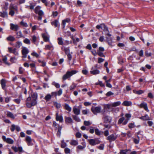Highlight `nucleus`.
<instances>
[{
	"label": "nucleus",
	"instance_id": "nucleus-4",
	"mask_svg": "<svg viewBox=\"0 0 154 154\" xmlns=\"http://www.w3.org/2000/svg\"><path fill=\"white\" fill-rule=\"evenodd\" d=\"M117 137L118 135L116 133H113L108 136L106 139L110 143L115 140Z\"/></svg>",
	"mask_w": 154,
	"mask_h": 154
},
{
	"label": "nucleus",
	"instance_id": "nucleus-49",
	"mask_svg": "<svg viewBox=\"0 0 154 154\" xmlns=\"http://www.w3.org/2000/svg\"><path fill=\"white\" fill-rule=\"evenodd\" d=\"M23 42L25 43L28 45H30V40L27 38H26L23 40Z\"/></svg>",
	"mask_w": 154,
	"mask_h": 154
},
{
	"label": "nucleus",
	"instance_id": "nucleus-6",
	"mask_svg": "<svg viewBox=\"0 0 154 154\" xmlns=\"http://www.w3.org/2000/svg\"><path fill=\"white\" fill-rule=\"evenodd\" d=\"M21 52L23 56V58H25L27 57V54L29 52V49L26 47H22V50Z\"/></svg>",
	"mask_w": 154,
	"mask_h": 154
},
{
	"label": "nucleus",
	"instance_id": "nucleus-20",
	"mask_svg": "<svg viewBox=\"0 0 154 154\" xmlns=\"http://www.w3.org/2000/svg\"><path fill=\"white\" fill-rule=\"evenodd\" d=\"M132 103L131 101L125 100L122 103V105L124 106H128L132 105Z\"/></svg>",
	"mask_w": 154,
	"mask_h": 154
},
{
	"label": "nucleus",
	"instance_id": "nucleus-32",
	"mask_svg": "<svg viewBox=\"0 0 154 154\" xmlns=\"http://www.w3.org/2000/svg\"><path fill=\"white\" fill-rule=\"evenodd\" d=\"M51 49H54V48L53 45L51 44L50 45H46L45 46V49L46 50H50Z\"/></svg>",
	"mask_w": 154,
	"mask_h": 154
},
{
	"label": "nucleus",
	"instance_id": "nucleus-2",
	"mask_svg": "<svg viewBox=\"0 0 154 154\" xmlns=\"http://www.w3.org/2000/svg\"><path fill=\"white\" fill-rule=\"evenodd\" d=\"M101 109L100 106H92L91 108V111L94 115H97V113L101 112Z\"/></svg>",
	"mask_w": 154,
	"mask_h": 154
},
{
	"label": "nucleus",
	"instance_id": "nucleus-17",
	"mask_svg": "<svg viewBox=\"0 0 154 154\" xmlns=\"http://www.w3.org/2000/svg\"><path fill=\"white\" fill-rule=\"evenodd\" d=\"M56 120L57 121H59L60 122H63V116H59L57 113H56Z\"/></svg>",
	"mask_w": 154,
	"mask_h": 154
},
{
	"label": "nucleus",
	"instance_id": "nucleus-3",
	"mask_svg": "<svg viewBox=\"0 0 154 154\" xmlns=\"http://www.w3.org/2000/svg\"><path fill=\"white\" fill-rule=\"evenodd\" d=\"M103 120L104 123H107L111 122L112 118V117L107 115L104 114L102 118Z\"/></svg>",
	"mask_w": 154,
	"mask_h": 154
},
{
	"label": "nucleus",
	"instance_id": "nucleus-29",
	"mask_svg": "<svg viewBox=\"0 0 154 154\" xmlns=\"http://www.w3.org/2000/svg\"><path fill=\"white\" fill-rule=\"evenodd\" d=\"M52 95L49 94H47L44 98L47 101H49L51 98Z\"/></svg>",
	"mask_w": 154,
	"mask_h": 154
},
{
	"label": "nucleus",
	"instance_id": "nucleus-5",
	"mask_svg": "<svg viewBox=\"0 0 154 154\" xmlns=\"http://www.w3.org/2000/svg\"><path fill=\"white\" fill-rule=\"evenodd\" d=\"M32 100L31 103L33 106H35L37 103V93H34L32 95Z\"/></svg>",
	"mask_w": 154,
	"mask_h": 154
},
{
	"label": "nucleus",
	"instance_id": "nucleus-41",
	"mask_svg": "<svg viewBox=\"0 0 154 154\" xmlns=\"http://www.w3.org/2000/svg\"><path fill=\"white\" fill-rule=\"evenodd\" d=\"M52 85L55 86L56 88H59L60 87V85L58 83L53 82L52 83Z\"/></svg>",
	"mask_w": 154,
	"mask_h": 154
},
{
	"label": "nucleus",
	"instance_id": "nucleus-56",
	"mask_svg": "<svg viewBox=\"0 0 154 154\" xmlns=\"http://www.w3.org/2000/svg\"><path fill=\"white\" fill-rule=\"evenodd\" d=\"M95 134L96 135H100V132L98 129H95Z\"/></svg>",
	"mask_w": 154,
	"mask_h": 154
},
{
	"label": "nucleus",
	"instance_id": "nucleus-9",
	"mask_svg": "<svg viewBox=\"0 0 154 154\" xmlns=\"http://www.w3.org/2000/svg\"><path fill=\"white\" fill-rule=\"evenodd\" d=\"M73 113L75 115H78L80 114V108L79 107H77L76 106H74L73 108Z\"/></svg>",
	"mask_w": 154,
	"mask_h": 154
},
{
	"label": "nucleus",
	"instance_id": "nucleus-31",
	"mask_svg": "<svg viewBox=\"0 0 154 154\" xmlns=\"http://www.w3.org/2000/svg\"><path fill=\"white\" fill-rule=\"evenodd\" d=\"M112 103H109L107 104H106L104 106V109H111V111L112 108H112Z\"/></svg>",
	"mask_w": 154,
	"mask_h": 154
},
{
	"label": "nucleus",
	"instance_id": "nucleus-34",
	"mask_svg": "<svg viewBox=\"0 0 154 154\" xmlns=\"http://www.w3.org/2000/svg\"><path fill=\"white\" fill-rule=\"evenodd\" d=\"M58 24V21L57 20H55L54 21L51 22V24L52 25L56 27L57 26Z\"/></svg>",
	"mask_w": 154,
	"mask_h": 154
},
{
	"label": "nucleus",
	"instance_id": "nucleus-14",
	"mask_svg": "<svg viewBox=\"0 0 154 154\" xmlns=\"http://www.w3.org/2000/svg\"><path fill=\"white\" fill-rule=\"evenodd\" d=\"M138 106L141 108H143L147 112L149 111L147 106V104L145 102L142 103L138 105Z\"/></svg>",
	"mask_w": 154,
	"mask_h": 154
},
{
	"label": "nucleus",
	"instance_id": "nucleus-12",
	"mask_svg": "<svg viewBox=\"0 0 154 154\" xmlns=\"http://www.w3.org/2000/svg\"><path fill=\"white\" fill-rule=\"evenodd\" d=\"M25 140L28 146H32L33 145L32 142V139L30 136H27L26 137Z\"/></svg>",
	"mask_w": 154,
	"mask_h": 154
},
{
	"label": "nucleus",
	"instance_id": "nucleus-23",
	"mask_svg": "<svg viewBox=\"0 0 154 154\" xmlns=\"http://www.w3.org/2000/svg\"><path fill=\"white\" fill-rule=\"evenodd\" d=\"M16 35H17V38H24L25 37L23 35L21 32L19 31L16 32Z\"/></svg>",
	"mask_w": 154,
	"mask_h": 154
},
{
	"label": "nucleus",
	"instance_id": "nucleus-64",
	"mask_svg": "<svg viewBox=\"0 0 154 154\" xmlns=\"http://www.w3.org/2000/svg\"><path fill=\"white\" fill-rule=\"evenodd\" d=\"M104 60V59H103L101 58H98V63H100L102 62H103Z\"/></svg>",
	"mask_w": 154,
	"mask_h": 154
},
{
	"label": "nucleus",
	"instance_id": "nucleus-33",
	"mask_svg": "<svg viewBox=\"0 0 154 154\" xmlns=\"http://www.w3.org/2000/svg\"><path fill=\"white\" fill-rule=\"evenodd\" d=\"M70 144L71 145L76 146L78 144V142L77 140H72L70 142Z\"/></svg>",
	"mask_w": 154,
	"mask_h": 154
},
{
	"label": "nucleus",
	"instance_id": "nucleus-25",
	"mask_svg": "<svg viewBox=\"0 0 154 154\" xmlns=\"http://www.w3.org/2000/svg\"><path fill=\"white\" fill-rule=\"evenodd\" d=\"M111 103L112 107H116L119 106L121 104V102L120 101H118L112 103Z\"/></svg>",
	"mask_w": 154,
	"mask_h": 154
},
{
	"label": "nucleus",
	"instance_id": "nucleus-8",
	"mask_svg": "<svg viewBox=\"0 0 154 154\" xmlns=\"http://www.w3.org/2000/svg\"><path fill=\"white\" fill-rule=\"evenodd\" d=\"M41 7L39 6H37L34 10L35 12L38 15H44L43 11L41 10Z\"/></svg>",
	"mask_w": 154,
	"mask_h": 154
},
{
	"label": "nucleus",
	"instance_id": "nucleus-18",
	"mask_svg": "<svg viewBox=\"0 0 154 154\" xmlns=\"http://www.w3.org/2000/svg\"><path fill=\"white\" fill-rule=\"evenodd\" d=\"M6 115L8 117L11 118L13 119H15V117L16 116V115H14L13 113L10 112H7Z\"/></svg>",
	"mask_w": 154,
	"mask_h": 154
},
{
	"label": "nucleus",
	"instance_id": "nucleus-54",
	"mask_svg": "<svg viewBox=\"0 0 154 154\" xmlns=\"http://www.w3.org/2000/svg\"><path fill=\"white\" fill-rule=\"evenodd\" d=\"M63 93L62 89L61 88H60L58 91L57 92V95L60 96Z\"/></svg>",
	"mask_w": 154,
	"mask_h": 154
},
{
	"label": "nucleus",
	"instance_id": "nucleus-48",
	"mask_svg": "<svg viewBox=\"0 0 154 154\" xmlns=\"http://www.w3.org/2000/svg\"><path fill=\"white\" fill-rule=\"evenodd\" d=\"M76 85L74 83H73L70 86L69 89L70 90H72L75 89L76 87Z\"/></svg>",
	"mask_w": 154,
	"mask_h": 154
},
{
	"label": "nucleus",
	"instance_id": "nucleus-27",
	"mask_svg": "<svg viewBox=\"0 0 154 154\" xmlns=\"http://www.w3.org/2000/svg\"><path fill=\"white\" fill-rule=\"evenodd\" d=\"M10 10H14L15 11H17V7L16 5H14L13 4H11L10 5V7H9Z\"/></svg>",
	"mask_w": 154,
	"mask_h": 154
},
{
	"label": "nucleus",
	"instance_id": "nucleus-39",
	"mask_svg": "<svg viewBox=\"0 0 154 154\" xmlns=\"http://www.w3.org/2000/svg\"><path fill=\"white\" fill-rule=\"evenodd\" d=\"M42 36L45 42H46L49 40V38L47 36L45 35V34H42Z\"/></svg>",
	"mask_w": 154,
	"mask_h": 154
},
{
	"label": "nucleus",
	"instance_id": "nucleus-42",
	"mask_svg": "<svg viewBox=\"0 0 154 154\" xmlns=\"http://www.w3.org/2000/svg\"><path fill=\"white\" fill-rule=\"evenodd\" d=\"M58 43L59 45H62L63 44V38L61 37H59L57 38Z\"/></svg>",
	"mask_w": 154,
	"mask_h": 154
},
{
	"label": "nucleus",
	"instance_id": "nucleus-38",
	"mask_svg": "<svg viewBox=\"0 0 154 154\" xmlns=\"http://www.w3.org/2000/svg\"><path fill=\"white\" fill-rule=\"evenodd\" d=\"M101 28L104 31H108V29L107 27L104 24H101Z\"/></svg>",
	"mask_w": 154,
	"mask_h": 154
},
{
	"label": "nucleus",
	"instance_id": "nucleus-58",
	"mask_svg": "<svg viewBox=\"0 0 154 154\" xmlns=\"http://www.w3.org/2000/svg\"><path fill=\"white\" fill-rule=\"evenodd\" d=\"M128 151V150L125 149L121 150L120 152V154H126V152Z\"/></svg>",
	"mask_w": 154,
	"mask_h": 154
},
{
	"label": "nucleus",
	"instance_id": "nucleus-30",
	"mask_svg": "<svg viewBox=\"0 0 154 154\" xmlns=\"http://www.w3.org/2000/svg\"><path fill=\"white\" fill-rule=\"evenodd\" d=\"M133 91L134 93L138 95L144 93V91L141 90L138 91H137L135 90H134Z\"/></svg>",
	"mask_w": 154,
	"mask_h": 154
},
{
	"label": "nucleus",
	"instance_id": "nucleus-57",
	"mask_svg": "<svg viewBox=\"0 0 154 154\" xmlns=\"http://www.w3.org/2000/svg\"><path fill=\"white\" fill-rule=\"evenodd\" d=\"M16 126L14 124H12L11 125V131L13 132L16 128Z\"/></svg>",
	"mask_w": 154,
	"mask_h": 154
},
{
	"label": "nucleus",
	"instance_id": "nucleus-47",
	"mask_svg": "<svg viewBox=\"0 0 154 154\" xmlns=\"http://www.w3.org/2000/svg\"><path fill=\"white\" fill-rule=\"evenodd\" d=\"M32 42L34 43V44H35L36 40L38 38H39V37H36V36L34 35L32 36Z\"/></svg>",
	"mask_w": 154,
	"mask_h": 154
},
{
	"label": "nucleus",
	"instance_id": "nucleus-60",
	"mask_svg": "<svg viewBox=\"0 0 154 154\" xmlns=\"http://www.w3.org/2000/svg\"><path fill=\"white\" fill-rule=\"evenodd\" d=\"M20 23L23 26H25V27H27L28 26V25L27 23H26L24 22L23 21H21L20 22Z\"/></svg>",
	"mask_w": 154,
	"mask_h": 154
},
{
	"label": "nucleus",
	"instance_id": "nucleus-28",
	"mask_svg": "<svg viewBox=\"0 0 154 154\" xmlns=\"http://www.w3.org/2000/svg\"><path fill=\"white\" fill-rule=\"evenodd\" d=\"M64 107L65 109L66 110L69 112H70L71 111V107L67 103H65Z\"/></svg>",
	"mask_w": 154,
	"mask_h": 154
},
{
	"label": "nucleus",
	"instance_id": "nucleus-43",
	"mask_svg": "<svg viewBox=\"0 0 154 154\" xmlns=\"http://www.w3.org/2000/svg\"><path fill=\"white\" fill-rule=\"evenodd\" d=\"M31 55L35 57H36L37 58H38L39 57L40 55L38 54H37V53H36L35 52H33L31 54Z\"/></svg>",
	"mask_w": 154,
	"mask_h": 154
},
{
	"label": "nucleus",
	"instance_id": "nucleus-44",
	"mask_svg": "<svg viewBox=\"0 0 154 154\" xmlns=\"http://www.w3.org/2000/svg\"><path fill=\"white\" fill-rule=\"evenodd\" d=\"M30 5L29 6V8L30 9H34V7L35 6V4L34 3H32L30 2Z\"/></svg>",
	"mask_w": 154,
	"mask_h": 154
},
{
	"label": "nucleus",
	"instance_id": "nucleus-7",
	"mask_svg": "<svg viewBox=\"0 0 154 154\" xmlns=\"http://www.w3.org/2000/svg\"><path fill=\"white\" fill-rule=\"evenodd\" d=\"M89 144L91 146H94L100 143V141L97 139H91L88 140Z\"/></svg>",
	"mask_w": 154,
	"mask_h": 154
},
{
	"label": "nucleus",
	"instance_id": "nucleus-24",
	"mask_svg": "<svg viewBox=\"0 0 154 154\" xmlns=\"http://www.w3.org/2000/svg\"><path fill=\"white\" fill-rule=\"evenodd\" d=\"M6 81L4 79H2L1 81V84L2 85V88L4 89L6 86Z\"/></svg>",
	"mask_w": 154,
	"mask_h": 154
},
{
	"label": "nucleus",
	"instance_id": "nucleus-22",
	"mask_svg": "<svg viewBox=\"0 0 154 154\" xmlns=\"http://www.w3.org/2000/svg\"><path fill=\"white\" fill-rule=\"evenodd\" d=\"M65 119V122L66 123H71L73 122L72 119L70 117L66 116Z\"/></svg>",
	"mask_w": 154,
	"mask_h": 154
},
{
	"label": "nucleus",
	"instance_id": "nucleus-63",
	"mask_svg": "<svg viewBox=\"0 0 154 154\" xmlns=\"http://www.w3.org/2000/svg\"><path fill=\"white\" fill-rule=\"evenodd\" d=\"M26 106L28 108H30L32 107V106H33L32 105L31 103H30L29 102H27L26 103Z\"/></svg>",
	"mask_w": 154,
	"mask_h": 154
},
{
	"label": "nucleus",
	"instance_id": "nucleus-61",
	"mask_svg": "<svg viewBox=\"0 0 154 154\" xmlns=\"http://www.w3.org/2000/svg\"><path fill=\"white\" fill-rule=\"evenodd\" d=\"M75 136L76 137L78 138H80L82 136V134L80 132H78L76 133L75 134Z\"/></svg>",
	"mask_w": 154,
	"mask_h": 154
},
{
	"label": "nucleus",
	"instance_id": "nucleus-26",
	"mask_svg": "<svg viewBox=\"0 0 154 154\" xmlns=\"http://www.w3.org/2000/svg\"><path fill=\"white\" fill-rule=\"evenodd\" d=\"M6 40L8 41L13 42L15 40V38L12 35H9L6 38Z\"/></svg>",
	"mask_w": 154,
	"mask_h": 154
},
{
	"label": "nucleus",
	"instance_id": "nucleus-15",
	"mask_svg": "<svg viewBox=\"0 0 154 154\" xmlns=\"http://www.w3.org/2000/svg\"><path fill=\"white\" fill-rule=\"evenodd\" d=\"M10 25V29L11 30L17 31L18 29L19 26L18 25L11 23Z\"/></svg>",
	"mask_w": 154,
	"mask_h": 154
},
{
	"label": "nucleus",
	"instance_id": "nucleus-10",
	"mask_svg": "<svg viewBox=\"0 0 154 154\" xmlns=\"http://www.w3.org/2000/svg\"><path fill=\"white\" fill-rule=\"evenodd\" d=\"M2 138L4 141L10 144H12L14 142L13 140L9 138H6L5 136H2Z\"/></svg>",
	"mask_w": 154,
	"mask_h": 154
},
{
	"label": "nucleus",
	"instance_id": "nucleus-50",
	"mask_svg": "<svg viewBox=\"0 0 154 154\" xmlns=\"http://www.w3.org/2000/svg\"><path fill=\"white\" fill-rule=\"evenodd\" d=\"M66 146V143L64 142L63 140L61 141V147L62 148H65Z\"/></svg>",
	"mask_w": 154,
	"mask_h": 154
},
{
	"label": "nucleus",
	"instance_id": "nucleus-46",
	"mask_svg": "<svg viewBox=\"0 0 154 154\" xmlns=\"http://www.w3.org/2000/svg\"><path fill=\"white\" fill-rule=\"evenodd\" d=\"M107 41L109 45H111L112 43V39L111 37H106Z\"/></svg>",
	"mask_w": 154,
	"mask_h": 154
},
{
	"label": "nucleus",
	"instance_id": "nucleus-59",
	"mask_svg": "<svg viewBox=\"0 0 154 154\" xmlns=\"http://www.w3.org/2000/svg\"><path fill=\"white\" fill-rule=\"evenodd\" d=\"M7 57H4V58H3L2 60L6 64L8 65H9V64L8 63V62L7 61Z\"/></svg>",
	"mask_w": 154,
	"mask_h": 154
},
{
	"label": "nucleus",
	"instance_id": "nucleus-16",
	"mask_svg": "<svg viewBox=\"0 0 154 154\" xmlns=\"http://www.w3.org/2000/svg\"><path fill=\"white\" fill-rule=\"evenodd\" d=\"M90 73L93 75H96L100 73V71L97 69H94V68L92 67L91 69Z\"/></svg>",
	"mask_w": 154,
	"mask_h": 154
},
{
	"label": "nucleus",
	"instance_id": "nucleus-53",
	"mask_svg": "<svg viewBox=\"0 0 154 154\" xmlns=\"http://www.w3.org/2000/svg\"><path fill=\"white\" fill-rule=\"evenodd\" d=\"M54 105L57 108H59L61 106L60 104L57 102H54Z\"/></svg>",
	"mask_w": 154,
	"mask_h": 154
},
{
	"label": "nucleus",
	"instance_id": "nucleus-37",
	"mask_svg": "<svg viewBox=\"0 0 154 154\" xmlns=\"http://www.w3.org/2000/svg\"><path fill=\"white\" fill-rule=\"evenodd\" d=\"M119 111V107H115L112 108L111 111L115 113H117Z\"/></svg>",
	"mask_w": 154,
	"mask_h": 154
},
{
	"label": "nucleus",
	"instance_id": "nucleus-13",
	"mask_svg": "<svg viewBox=\"0 0 154 154\" xmlns=\"http://www.w3.org/2000/svg\"><path fill=\"white\" fill-rule=\"evenodd\" d=\"M125 116L127 119H125L124 121V122H123V125H125L128 123L129 120L131 117V114L129 113H127L125 114Z\"/></svg>",
	"mask_w": 154,
	"mask_h": 154
},
{
	"label": "nucleus",
	"instance_id": "nucleus-51",
	"mask_svg": "<svg viewBox=\"0 0 154 154\" xmlns=\"http://www.w3.org/2000/svg\"><path fill=\"white\" fill-rule=\"evenodd\" d=\"M84 124L85 126H88L91 125V123L89 121H85L84 122Z\"/></svg>",
	"mask_w": 154,
	"mask_h": 154
},
{
	"label": "nucleus",
	"instance_id": "nucleus-40",
	"mask_svg": "<svg viewBox=\"0 0 154 154\" xmlns=\"http://www.w3.org/2000/svg\"><path fill=\"white\" fill-rule=\"evenodd\" d=\"M124 120H125V118L123 117L120 118L118 121V124H120L122 123V125H123V121Z\"/></svg>",
	"mask_w": 154,
	"mask_h": 154
},
{
	"label": "nucleus",
	"instance_id": "nucleus-52",
	"mask_svg": "<svg viewBox=\"0 0 154 154\" xmlns=\"http://www.w3.org/2000/svg\"><path fill=\"white\" fill-rule=\"evenodd\" d=\"M64 51L65 53V54H70V50L69 48H65Z\"/></svg>",
	"mask_w": 154,
	"mask_h": 154
},
{
	"label": "nucleus",
	"instance_id": "nucleus-19",
	"mask_svg": "<svg viewBox=\"0 0 154 154\" xmlns=\"http://www.w3.org/2000/svg\"><path fill=\"white\" fill-rule=\"evenodd\" d=\"M70 21L71 20L69 18H67L63 20L62 21V24L63 26V28H65L66 23H69L70 22Z\"/></svg>",
	"mask_w": 154,
	"mask_h": 154
},
{
	"label": "nucleus",
	"instance_id": "nucleus-21",
	"mask_svg": "<svg viewBox=\"0 0 154 154\" xmlns=\"http://www.w3.org/2000/svg\"><path fill=\"white\" fill-rule=\"evenodd\" d=\"M0 16L2 17H8V12L6 11L0 12Z\"/></svg>",
	"mask_w": 154,
	"mask_h": 154
},
{
	"label": "nucleus",
	"instance_id": "nucleus-1",
	"mask_svg": "<svg viewBox=\"0 0 154 154\" xmlns=\"http://www.w3.org/2000/svg\"><path fill=\"white\" fill-rule=\"evenodd\" d=\"M78 71L76 70H72L70 71H67L66 73L62 77V79L65 80L67 79L70 78L73 75L76 74Z\"/></svg>",
	"mask_w": 154,
	"mask_h": 154
},
{
	"label": "nucleus",
	"instance_id": "nucleus-36",
	"mask_svg": "<svg viewBox=\"0 0 154 154\" xmlns=\"http://www.w3.org/2000/svg\"><path fill=\"white\" fill-rule=\"evenodd\" d=\"M72 117L73 119L77 122H80L81 121V120L80 118L78 117L76 115H72Z\"/></svg>",
	"mask_w": 154,
	"mask_h": 154
},
{
	"label": "nucleus",
	"instance_id": "nucleus-45",
	"mask_svg": "<svg viewBox=\"0 0 154 154\" xmlns=\"http://www.w3.org/2000/svg\"><path fill=\"white\" fill-rule=\"evenodd\" d=\"M22 45V43L21 42H17L15 43V46L18 48H19Z\"/></svg>",
	"mask_w": 154,
	"mask_h": 154
},
{
	"label": "nucleus",
	"instance_id": "nucleus-55",
	"mask_svg": "<svg viewBox=\"0 0 154 154\" xmlns=\"http://www.w3.org/2000/svg\"><path fill=\"white\" fill-rule=\"evenodd\" d=\"M64 151L66 154L69 153L70 152V149L68 148H66L64 149Z\"/></svg>",
	"mask_w": 154,
	"mask_h": 154
},
{
	"label": "nucleus",
	"instance_id": "nucleus-35",
	"mask_svg": "<svg viewBox=\"0 0 154 154\" xmlns=\"http://www.w3.org/2000/svg\"><path fill=\"white\" fill-rule=\"evenodd\" d=\"M140 119L143 120H148L149 119V118L147 115H146L144 116L140 117Z\"/></svg>",
	"mask_w": 154,
	"mask_h": 154
},
{
	"label": "nucleus",
	"instance_id": "nucleus-11",
	"mask_svg": "<svg viewBox=\"0 0 154 154\" xmlns=\"http://www.w3.org/2000/svg\"><path fill=\"white\" fill-rule=\"evenodd\" d=\"M8 50L9 52L13 53L15 56H17L19 55L18 51L15 48L12 49L11 48H8Z\"/></svg>",
	"mask_w": 154,
	"mask_h": 154
},
{
	"label": "nucleus",
	"instance_id": "nucleus-62",
	"mask_svg": "<svg viewBox=\"0 0 154 154\" xmlns=\"http://www.w3.org/2000/svg\"><path fill=\"white\" fill-rule=\"evenodd\" d=\"M17 60V59L15 57H11L10 59V61L11 62L14 63Z\"/></svg>",
	"mask_w": 154,
	"mask_h": 154
}]
</instances>
